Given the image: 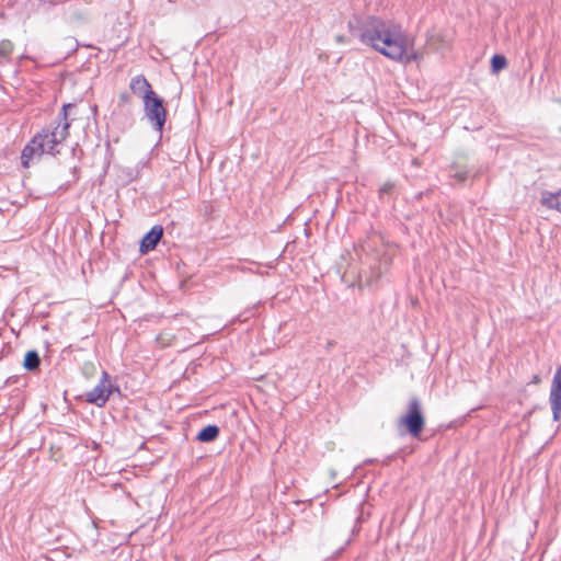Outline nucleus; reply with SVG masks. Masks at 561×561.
I'll list each match as a JSON object with an SVG mask.
<instances>
[{
	"label": "nucleus",
	"instance_id": "f257e3e1",
	"mask_svg": "<svg viewBox=\"0 0 561 561\" xmlns=\"http://www.w3.org/2000/svg\"><path fill=\"white\" fill-rule=\"evenodd\" d=\"M348 30L353 37L391 60L409 64L417 58L414 38L397 23L376 16H353Z\"/></svg>",
	"mask_w": 561,
	"mask_h": 561
},
{
	"label": "nucleus",
	"instance_id": "f03ea898",
	"mask_svg": "<svg viewBox=\"0 0 561 561\" xmlns=\"http://www.w3.org/2000/svg\"><path fill=\"white\" fill-rule=\"evenodd\" d=\"M75 107L72 103L64 104L55 122L31 139L22 151L23 167L27 168L34 158H39L44 153L56 156L60 152V146L69 136L72 121L69 116Z\"/></svg>",
	"mask_w": 561,
	"mask_h": 561
},
{
	"label": "nucleus",
	"instance_id": "7ed1b4c3",
	"mask_svg": "<svg viewBox=\"0 0 561 561\" xmlns=\"http://www.w3.org/2000/svg\"><path fill=\"white\" fill-rule=\"evenodd\" d=\"M142 102L145 117L152 128L161 135L167 121L164 100L151 89L145 77H142Z\"/></svg>",
	"mask_w": 561,
	"mask_h": 561
},
{
	"label": "nucleus",
	"instance_id": "20e7f679",
	"mask_svg": "<svg viewBox=\"0 0 561 561\" xmlns=\"http://www.w3.org/2000/svg\"><path fill=\"white\" fill-rule=\"evenodd\" d=\"M399 424L403 425L413 438L420 437L425 425V417L419 398L413 397L410 399L408 411L399 419Z\"/></svg>",
	"mask_w": 561,
	"mask_h": 561
},
{
	"label": "nucleus",
	"instance_id": "39448f33",
	"mask_svg": "<svg viewBox=\"0 0 561 561\" xmlns=\"http://www.w3.org/2000/svg\"><path fill=\"white\" fill-rule=\"evenodd\" d=\"M111 393V381L108 380L107 374L103 371L99 383L87 393V401L98 407H102L106 403Z\"/></svg>",
	"mask_w": 561,
	"mask_h": 561
},
{
	"label": "nucleus",
	"instance_id": "423d86ee",
	"mask_svg": "<svg viewBox=\"0 0 561 561\" xmlns=\"http://www.w3.org/2000/svg\"><path fill=\"white\" fill-rule=\"evenodd\" d=\"M163 236V227L161 225L153 226L146 234L142 236V254L156 249Z\"/></svg>",
	"mask_w": 561,
	"mask_h": 561
},
{
	"label": "nucleus",
	"instance_id": "0eeeda50",
	"mask_svg": "<svg viewBox=\"0 0 561 561\" xmlns=\"http://www.w3.org/2000/svg\"><path fill=\"white\" fill-rule=\"evenodd\" d=\"M541 204L549 209H556L561 213V190L556 193L543 192Z\"/></svg>",
	"mask_w": 561,
	"mask_h": 561
},
{
	"label": "nucleus",
	"instance_id": "6e6552de",
	"mask_svg": "<svg viewBox=\"0 0 561 561\" xmlns=\"http://www.w3.org/2000/svg\"><path fill=\"white\" fill-rule=\"evenodd\" d=\"M220 430L217 425L210 424L199 431L196 438L203 443L214 442L219 436Z\"/></svg>",
	"mask_w": 561,
	"mask_h": 561
},
{
	"label": "nucleus",
	"instance_id": "1a4fd4ad",
	"mask_svg": "<svg viewBox=\"0 0 561 561\" xmlns=\"http://www.w3.org/2000/svg\"><path fill=\"white\" fill-rule=\"evenodd\" d=\"M39 364L41 359L36 351H28L25 354L23 366L26 370L33 371L38 368Z\"/></svg>",
	"mask_w": 561,
	"mask_h": 561
},
{
	"label": "nucleus",
	"instance_id": "9d476101",
	"mask_svg": "<svg viewBox=\"0 0 561 561\" xmlns=\"http://www.w3.org/2000/svg\"><path fill=\"white\" fill-rule=\"evenodd\" d=\"M507 66V60L503 55H494L491 59V68L493 72H499Z\"/></svg>",
	"mask_w": 561,
	"mask_h": 561
},
{
	"label": "nucleus",
	"instance_id": "9b49d317",
	"mask_svg": "<svg viewBox=\"0 0 561 561\" xmlns=\"http://www.w3.org/2000/svg\"><path fill=\"white\" fill-rule=\"evenodd\" d=\"M13 51V44L9 39L0 42V58L9 59Z\"/></svg>",
	"mask_w": 561,
	"mask_h": 561
},
{
	"label": "nucleus",
	"instance_id": "f8f14e48",
	"mask_svg": "<svg viewBox=\"0 0 561 561\" xmlns=\"http://www.w3.org/2000/svg\"><path fill=\"white\" fill-rule=\"evenodd\" d=\"M393 188H394V183L393 182H386L383 183L380 188H379V194L382 196V195H386V194H391L393 192Z\"/></svg>",
	"mask_w": 561,
	"mask_h": 561
},
{
	"label": "nucleus",
	"instance_id": "ddd939ff",
	"mask_svg": "<svg viewBox=\"0 0 561 561\" xmlns=\"http://www.w3.org/2000/svg\"><path fill=\"white\" fill-rule=\"evenodd\" d=\"M454 178L456 179L457 182H463L467 180L468 173H467V171H457L454 174Z\"/></svg>",
	"mask_w": 561,
	"mask_h": 561
},
{
	"label": "nucleus",
	"instance_id": "4468645a",
	"mask_svg": "<svg viewBox=\"0 0 561 561\" xmlns=\"http://www.w3.org/2000/svg\"><path fill=\"white\" fill-rule=\"evenodd\" d=\"M139 82H140V81H139V78H138V77H135V78L131 80V82H130V89H131V91H133L134 93H137V89H138V88H137V85H138V83H139Z\"/></svg>",
	"mask_w": 561,
	"mask_h": 561
},
{
	"label": "nucleus",
	"instance_id": "2eb2a0df",
	"mask_svg": "<svg viewBox=\"0 0 561 561\" xmlns=\"http://www.w3.org/2000/svg\"><path fill=\"white\" fill-rule=\"evenodd\" d=\"M539 381H540L539 377L538 376H534L533 382L537 383Z\"/></svg>",
	"mask_w": 561,
	"mask_h": 561
},
{
	"label": "nucleus",
	"instance_id": "dca6fc26",
	"mask_svg": "<svg viewBox=\"0 0 561 561\" xmlns=\"http://www.w3.org/2000/svg\"><path fill=\"white\" fill-rule=\"evenodd\" d=\"M337 41H339V42H343V37H342V36H339V37H337Z\"/></svg>",
	"mask_w": 561,
	"mask_h": 561
}]
</instances>
